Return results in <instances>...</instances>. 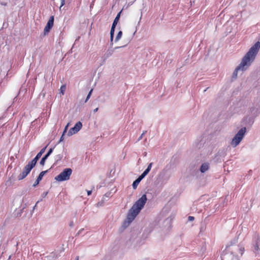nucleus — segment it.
Returning <instances> with one entry per match:
<instances>
[{"instance_id": "f257e3e1", "label": "nucleus", "mask_w": 260, "mask_h": 260, "mask_svg": "<svg viewBox=\"0 0 260 260\" xmlns=\"http://www.w3.org/2000/svg\"><path fill=\"white\" fill-rule=\"evenodd\" d=\"M260 48V42H257L253 45L243 57L240 64L236 68L233 73L232 79H235L237 77V73L239 71L246 70L251 63L254 61L256 54Z\"/></svg>"}, {"instance_id": "f03ea898", "label": "nucleus", "mask_w": 260, "mask_h": 260, "mask_svg": "<svg viewBox=\"0 0 260 260\" xmlns=\"http://www.w3.org/2000/svg\"><path fill=\"white\" fill-rule=\"evenodd\" d=\"M246 129L245 127L241 128L238 132L236 134L234 137L233 138L231 143V145L233 147H236L239 144L240 142L243 139L245 134L246 133Z\"/></svg>"}, {"instance_id": "7ed1b4c3", "label": "nucleus", "mask_w": 260, "mask_h": 260, "mask_svg": "<svg viewBox=\"0 0 260 260\" xmlns=\"http://www.w3.org/2000/svg\"><path fill=\"white\" fill-rule=\"evenodd\" d=\"M139 213L140 212L132 207L127 213L126 220L123 222V226L127 227L134 220Z\"/></svg>"}, {"instance_id": "20e7f679", "label": "nucleus", "mask_w": 260, "mask_h": 260, "mask_svg": "<svg viewBox=\"0 0 260 260\" xmlns=\"http://www.w3.org/2000/svg\"><path fill=\"white\" fill-rule=\"evenodd\" d=\"M72 173V170L71 168H66L63 170L58 175L55 177V179L57 181H63L70 179V176Z\"/></svg>"}, {"instance_id": "39448f33", "label": "nucleus", "mask_w": 260, "mask_h": 260, "mask_svg": "<svg viewBox=\"0 0 260 260\" xmlns=\"http://www.w3.org/2000/svg\"><path fill=\"white\" fill-rule=\"evenodd\" d=\"M35 166V165L29 161L28 164L24 167L22 173L18 176V179L21 180L25 178Z\"/></svg>"}, {"instance_id": "423d86ee", "label": "nucleus", "mask_w": 260, "mask_h": 260, "mask_svg": "<svg viewBox=\"0 0 260 260\" xmlns=\"http://www.w3.org/2000/svg\"><path fill=\"white\" fill-rule=\"evenodd\" d=\"M147 198L146 194H143L142 196L137 200L136 203L132 206L134 208L140 212L141 209L144 207Z\"/></svg>"}, {"instance_id": "0eeeda50", "label": "nucleus", "mask_w": 260, "mask_h": 260, "mask_svg": "<svg viewBox=\"0 0 260 260\" xmlns=\"http://www.w3.org/2000/svg\"><path fill=\"white\" fill-rule=\"evenodd\" d=\"M82 124L80 121H78L76 123L75 126L71 128L68 133V136H71L73 135L78 132L82 128Z\"/></svg>"}, {"instance_id": "6e6552de", "label": "nucleus", "mask_w": 260, "mask_h": 260, "mask_svg": "<svg viewBox=\"0 0 260 260\" xmlns=\"http://www.w3.org/2000/svg\"><path fill=\"white\" fill-rule=\"evenodd\" d=\"M53 23H54V16H51L49 20L47 22V23L44 29V35H47L49 32L50 31V29L52 28V27L53 26Z\"/></svg>"}, {"instance_id": "1a4fd4ad", "label": "nucleus", "mask_w": 260, "mask_h": 260, "mask_svg": "<svg viewBox=\"0 0 260 260\" xmlns=\"http://www.w3.org/2000/svg\"><path fill=\"white\" fill-rule=\"evenodd\" d=\"M226 150L224 148L220 149L214 157V160L216 162L221 161L222 158L226 155Z\"/></svg>"}, {"instance_id": "9d476101", "label": "nucleus", "mask_w": 260, "mask_h": 260, "mask_svg": "<svg viewBox=\"0 0 260 260\" xmlns=\"http://www.w3.org/2000/svg\"><path fill=\"white\" fill-rule=\"evenodd\" d=\"M47 147V145L46 146H45L44 148H42L41 150V151L37 154L36 157L30 162H31L34 165H35L36 166L39 159L41 157L42 155L44 153Z\"/></svg>"}, {"instance_id": "9b49d317", "label": "nucleus", "mask_w": 260, "mask_h": 260, "mask_svg": "<svg viewBox=\"0 0 260 260\" xmlns=\"http://www.w3.org/2000/svg\"><path fill=\"white\" fill-rule=\"evenodd\" d=\"M121 47H115L113 49H108V50L107 51V52L105 53L104 56H103V58H104V61H105L108 58H109L110 56H111L114 51L116 50L117 49H118L119 48H121Z\"/></svg>"}, {"instance_id": "f8f14e48", "label": "nucleus", "mask_w": 260, "mask_h": 260, "mask_svg": "<svg viewBox=\"0 0 260 260\" xmlns=\"http://www.w3.org/2000/svg\"><path fill=\"white\" fill-rule=\"evenodd\" d=\"M53 148H50L47 153L42 158L40 164L41 166H44L45 165V161L48 157L50 155V154L53 152Z\"/></svg>"}, {"instance_id": "ddd939ff", "label": "nucleus", "mask_w": 260, "mask_h": 260, "mask_svg": "<svg viewBox=\"0 0 260 260\" xmlns=\"http://www.w3.org/2000/svg\"><path fill=\"white\" fill-rule=\"evenodd\" d=\"M209 168V164L208 162H204L201 165L200 170L202 173H205Z\"/></svg>"}, {"instance_id": "4468645a", "label": "nucleus", "mask_w": 260, "mask_h": 260, "mask_svg": "<svg viewBox=\"0 0 260 260\" xmlns=\"http://www.w3.org/2000/svg\"><path fill=\"white\" fill-rule=\"evenodd\" d=\"M254 250L258 251L260 250V239L259 237H257L255 244L254 245Z\"/></svg>"}, {"instance_id": "2eb2a0df", "label": "nucleus", "mask_w": 260, "mask_h": 260, "mask_svg": "<svg viewBox=\"0 0 260 260\" xmlns=\"http://www.w3.org/2000/svg\"><path fill=\"white\" fill-rule=\"evenodd\" d=\"M121 11H120V12H119L117 16H116V17L115 18L114 21H113V22L112 23V26H115L116 27V25L117 24V23L119 20V18H120V14H121Z\"/></svg>"}, {"instance_id": "dca6fc26", "label": "nucleus", "mask_w": 260, "mask_h": 260, "mask_svg": "<svg viewBox=\"0 0 260 260\" xmlns=\"http://www.w3.org/2000/svg\"><path fill=\"white\" fill-rule=\"evenodd\" d=\"M48 172V170L44 171L41 172L40 173L39 175L38 176V177L37 179H38V180H39L40 181H41V180L42 179V178H43V176H44V175H45V174H46Z\"/></svg>"}, {"instance_id": "f3484780", "label": "nucleus", "mask_w": 260, "mask_h": 260, "mask_svg": "<svg viewBox=\"0 0 260 260\" xmlns=\"http://www.w3.org/2000/svg\"><path fill=\"white\" fill-rule=\"evenodd\" d=\"M140 180L138 178L136 179L133 183L132 186L134 189H136L138 184L140 182Z\"/></svg>"}, {"instance_id": "a211bd4d", "label": "nucleus", "mask_w": 260, "mask_h": 260, "mask_svg": "<svg viewBox=\"0 0 260 260\" xmlns=\"http://www.w3.org/2000/svg\"><path fill=\"white\" fill-rule=\"evenodd\" d=\"M122 31H119L118 32V34H117V36L116 37V38L115 39V42H117L118 41H119L121 39V38L122 37Z\"/></svg>"}, {"instance_id": "6ab92c4d", "label": "nucleus", "mask_w": 260, "mask_h": 260, "mask_svg": "<svg viewBox=\"0 0 260 260\" xmlns=\"http://www.w3.org/2000/svg\"><path fill=\"white\" fill-rule=\"evenodd\" d=\"M63 157V155L60 154H57L55 156V160L56 162L60 160Z\"/></svg>"}, {"instance_id": "aec40b11", "label": "nucleus", "mask_w": 260, "mask_h": 260, "mask_svg": "<svg viewBox=\"0 0 260 260\" xmlns=\"http://www.w3.org/2000/svg\"><path fill=\"white\" fill-rule=\"evenodd\" d=\"M63 150H64V148H63V146L61 147L60 148L56 149V154H60L63 155Z\"/></svg>"}, {"instance_id": "412c9836", "label": "nucleus", "mask_w": 260, "mask_h": 260, "mask_svg": "<svg viewBox=\"0 0 260 260\" xmlns=\"http://www.w3.org/2000/svg\"><path fill=\"white\" fill-rule=\"evenodd\" d=\"M111 194V192H107L105 194L103 199H104L105 200L107 201V199L110 197Z\"/></svg>"}, {"instance_id": "4be33fe9", "label": "nucleus", "mask_w": 260, "mask_h": 260, "mask_svg": "<svg viewBox=\"0 0 260 260\" xmlns=\"http://www.w3.org/2000/svg\"><path fill=\"white\" fill-rule=\"evenodd\" d=\"M244 250H245V249H244V247H243L242 246H239V251L241 254V255H242V254H243V253L244 252Z\"/></svg>"}, {"instance_id": "5701e85b", "label": "nucleus", "mask_w": 260, "mask_h": 260, "mask_svg": "<svg viewBox=\"0 0 260 260\" xmlns=\"http://www.w3.org/2000/svg\"><path fill=\"white\" fill-rule=\"evenodd\" d=\"M238 238H234L233 240L231 241L230 245H233L238 243Z\"/></svg>"}, {"instance_id": "b1692460", "label": "nucleus", "mask_w": 260, "mask_h": 260, "mask_svg": "<svg viewBox=\"0 0 260 260\" xmlns=\"http://www.w3.org/2000/svg\"><path fill=\"white\" fill-rule=\"evenodd\" d=\"M105 200L103 199L100 202H98L96 204L97 207L102 206L104 205Z\"/></svg>"}, {"instance_id": "393cba45", "label": "nucleus", "mask_w": 260, "mask_h": 260, "mask_svg": "<svg viewBox=\"0 0 260 260\" xmlns=\"http://www.w3.org/2000/svg\"><path fill=\"white\" fill-rule=\"evenodd\" d=\"M92 90H93V89H91L90 90V91L89 92V93H88V95H87V97H86V100H85V103H86V102H87V101L88 100V99L90 98V96H91V93H92Z\"/></svg>"}, {"instance_id": "a878e982", "label": "nucleus", "mask_w": 260, "mask_h": 260, "mask_svg": "<svg viewBox=\"0 0 260 260\" xmlns=\"http://www.w3.org/2000/svg\"><path fill=\"white\" fill-rule=\"evenodd\" d=\"M116 27L112 26L111 30H110V36H114V31L115 28Z\"/></svg>"}, {"instance_id": "bb28decb", "label": "nucleus", "mask_w": 260, "mask_h": 260, "mask_svg": "<svg viewBox=\"0 0 260 260\" xmlns=\"http://www.w3.org/2000/svg\"><path fill=\"white\" fill-rule=\"evenodd\" d=\"M66 89V87L65 85H62L60 87V90H61V92L62 93V94H64V92L65 91Z\"/></svg>"}, {"instance_id": "cd10ccee", "label": "nucleus", "mask_w": 260, "mask_h": 260, "mask_svg": "<svg viewBox=\"0 0 260 260\" xmlns=\"http://www.w3.org/2000/svg\"><path fill=\"white\" fill-rule=\"evenodd\" d=\"M40 182V181L39 180H38V179H37V180L35 181V183H34V184L32 185L33 187L37 186L39 184Z\"/></svg>"}, {"instance_id": "c85d7f7f", "label": "nucleus", "mask_w": 260, "mask_h": 260, "mask_svg": "<svg viewBox=\"0 0 260 260\" xmlns=\"http://www.w3.org/2000/svg\"><path fill=\"white\" fill-rule=\"evenodd\" d=\"M69 125H70V123H68L66 125V126H65L64 129V131H63V134H65V133L67 132V130H68V127H69Z\"/></svg>"}, {"instance_id": "c756f323", "label": "nucleus", "mask_w": 260, "mask_h": 260, "mask_svg": "<svg viewBox=\"0 0 260 260\" xmlns=\"http://www.w3.org/2000/svg\"><path fill=\"white\" fill-rule=\"evenodd\" d=\"M114 36H110V44L111 46L113 45V41Z\"/></svg>"}, {"instance_id": "7c9ffc66", "label": "nucleus", "mask_w": 260, "mask_h": 260, "mask_svg": "<svg viewBox=\"0 0 260 260\" xmlns=\"http://www.w3.org/2000/svg\"><path fill=\"white\" fill-rule=\"evenodd\" d=\"M152 162H151L150 163L147 168V169L149 171H150L151 169V167H152Z\"/></svg>"}, {"instance_id": "2f4dec72", "label": "nucleus", "mask_w": 260, "mask_h": 260, "mask_svg": "<svg viewBox=\"0 0 260 260\" xmlns=\"http://www.w3.org/2000/svg\"><path fill=\"white\" fill-rule=\"evenodd\" d=\"M194 218L193 216H189L188 217V221H193L194 220Z\"/></svg>"}, {"instance_id": "473e14b6", "label": "nucleus", "mask_w": 260, "mask_h": 260, "mask_svg": "<svg viewBox=\"0 0 260 260\" xmlns=\"http://www.w3.org/2000/svg\"><path fill=\"white\" fill-rule=\"evenodd\" d=\"M146 133V131H145L140 136V137L138 139V141L140 140L141 139H142V138H143V136L145 135V134Z\"/></svg>"}, {"instance_id": "72a5a7b5", "label": "nucleus", "mask_w": 260, "mask_h": 260, "mask_svg": "<svg viewBox=\"0 0 260 260\" xmlns=\"http://www.w3.org/2000/svg\"><path fill=\"white\" fill-rule=\"evenodd\" d=\"M144 177H144L143 175H142L141 174L140 176H139L138 177V178L139 179V180H140V181H141V180H142Z\"/></svg>"}, {"instance_id": "f704fd0d", "label": "nucleus", "mask_w": 260, "mask_h": 260, "mask_svg": "<svg viewBox=\"0 0 260 260\" xmlns=\"http://www.w3.org/2000/svg\"><path fill=\"white\" fill-rule=\"evenodd\" d=\"M64 135V134H63V133L61 137H60V140L59 141V142H60L61 141H63Z\"/></svg>"}, {"instance_id": "c9c22d12", "label": "nucleus", "mask_w": 260, "mask_h": 260, "mask_svg": "<svg viewBox=\"0 0 260 260\" xmlns=\"http://www.w3.org/2000/svg\"><path fill=\"white\" fill-rule=\"evenodd\" d=\"M47 194H48V192H44L42 194V197L44 198L47 195Z\"/></svg>"}, {"instance_id": "e433bc0d", "label": "nucleus", "mask_w": 260, "mask_h": 260, "mask_svg": "<svg viewBox=\"0 0 260 260\" xmlns=\"http://www.w3.org/2000/svg\"><path fill=\"white\" fill-rule=\"evenodd\" d=\"M149 172L150 171L146 169L143 172L145 173V174H146V175H147Z\"/></svg>"}, {"instance_id": "4c0bfd02", "label": "nucleus", "mask_w": 260, "mask_h": 260, "mask_svg": "<svg viewBox=\"0 0 260 260\" xmlns=\"http://www.w3.org/2000/svg\"><path fill=\"white\" fill-rule=\"evenodd\" d=\"M83 230H84V229H81V230H79V231H78V232L77 233V235H79L80 233H81V232L83 231Z\"/></svg>"}, {"instance_id": "58836bf2", "label": "nucleus", "mask_w": 260, "mask_h": 260, "mask_svg": "<svg viewBox=\"0 0 260 260\" xmlns=\"http://www.w3.org/2000/svg\"><path fill=\"white\" fill-rule=\"evenodd\" d=\"M92 193V190H88L87 191V195L90 196Z\"/></svg>"}, {"instance_id": "ea45409f", "label": "nucleus", "mask_w": 260, "mask_h": 260, "mask_svg": "<svg viewBox=\"0 0 260 260\" xmlns=\"http://www.w3.org/2000/svg\"><path fill=\"white\" fill-rule=\"evenodd\" d=\"M64 4V0H61V6H63Z\"/></svg>"}, {"instance_id": "a19ab883", "label": "nucleus", "mask_w": 260, "mask_h": 260, "mask_svg": "<svg viewBox=\"0 0 260 260\" xmlns=\"http://www.w3.org/2000/svg\"><path fill=\"white\" fill-rule=\"evenodd\" d=\"M70 226L71 227H72L73 226V221L70 222Z\"/></svg>"}, {"instance_id": "79ce46f5", "label": "nucleus", "mask_w": 260, "mask_h": 260, "mask_svg": "<svg viewBox=\"0 0 260 260\" xmlns=\"http://www.w3.org/2000/svg\"><path fill=\"white\" fill-rule=\"evenodd\" d=\"M98 110V108H95V109L93 110V112L95 113V112H97Z\"/></svg>"}, {"instance_id": "37998d69", "label": "nucleus", "mask_w": 260, "mask_h": 260, "mask_svg": "<svg viewBox=\"0 0 260 260\" xmlns=\"http://www.w3.org/2000/svg\"><path fill=\"white\" fill-rule=\"evenodd\" d=\"M146 155H147V152H144V153H143V155H144V156H146Z\"/></svg>"}, {"instance_id": "c03bdc74", "label": "nucleus", "mask_w": 260, "mask_h": 260, "mask_svg": "<svg viewBox=\"0 0 260 260\" xmlns=\"http://www.w3.org/2000/svg\"><path fill=\"white\" fill-rule=\"evenodd\" d=\"M142 175H143L144 177H145L147 175L146 174H145V173L144 172L142 174Z\"/></svg>"}, {"instance_id": "a18cd8bd", "label": "nucleus", "mask_w": 260, "mask_h": 260, "mask_svg": "<svg viewBox=\"0 0 260 260\" xmlns=\"http://www.w3.org/2000/svg\"><path fill=\"white\" fill-rule=\"evenodd\" d=\"M38 203H39V201H37V203H36V204L35 206L34 207V208L36 206L37 204Z\"/></svg>"}, {"instance_id": "49530a36", "label": "nucleus", "mask_w": 260, "mask_h": 260, "mask_svg": "<svg viewBox=\"0 0 260 260\" xmlns=\"http://www.w3.org/2000/svg\"><path fill=\"white\" fill-rule=\"evenodd\" d=\"M141 17H142V14H141V17L140 18V20L141 19Z\"/></svg>"}, {"instance_id": "de8ad7c7", "label": "nucleus", "mask_w": 260, "mask_h": 260, "mask_svg": "<svg viewBox=\"0 0 260 260\" xmlns=\"http://www.w3.org/2000/svg\"><path fill=\"white\" fill-rule=\"evenodd\" d=\"M52 254L53 255V256L55 255L54 253H52Z\"/></svg>"}, {"instance_id": "09e8293b", "label": "nucleus", "mask_w": 260, "mask_h": 260, "mask_svg": "<svg viewBox=\"0 0 260 260\" xmlns=\"http://www.w3.org/2000/svg\"><path fill=\"white\" fill-rule=\"evenodd\" d=\"M78 259H79L78 257H77V258L76 260H78Z\"/></svg>"}]
</instances>
